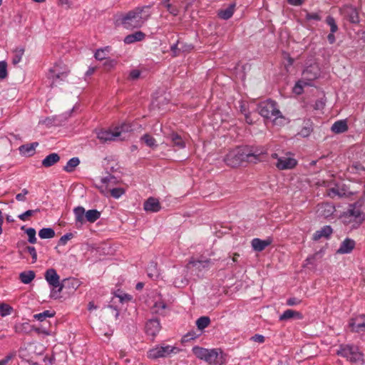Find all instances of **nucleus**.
<instances>
[{"label": "nucleus", "instance_id": "nucleus-1", "mask_svg": "<svg viewBox=\"0 0 365 365\" xmlns=\"http://www.w3.org/2000/svg\"><path fill=\"white\" fill-rule=\"evenodd\" d=\"M265 153L266 150L263 148L237 147L227 154L225 162L227 165L233 168L241 165L245 161L256 163Z\"/></svg>", "mask_w": 365, "mask_h": 365}, {"label": "nucleus", "instance_id": "nucleus-2", "mask_svg": "<svg viewBox=\"0 0 365 365\" xmlns=\"http://www.w3.org/2000/svg\"><path fill=\"white\" fill-rule=\"evenodd\" d=\"M150 6L136 7L128 12L120 19V23L125 29H133L140 28L150 17Z\"/></svg>", "mask_w": 365, "mask_h": 365}, {"label": "nucleus", "instance_id": "nucleus-3", "mask_svg": "<svg viewBox=\"0 0 365 365\" xmlns=\"http://www.w3.org/2000/svg\"><path fill=\"white\" fill-rule=\"evenodd\" d=\"M258 113L265 118L271 119L274 125H284L287 123V118L279 110L277 103L272 100L261 102L257 107Z\"/></svg>", "mask_w": 365, "mask_h": 365}, {"label": "nucleus", "instance_id": "nucleus-4", "mask_svg": "<svg viewBox=\"0 0 365 365\" xmlns=\"http://www.w3.org/2000/svg\"><path fill=\"white\" fill-rule=\"evenodd\" d=\"M192 352L198 359L210 365H223L226 361L225 356L220 349L195 346L192 348Z\"/></svg>", "mask_w": 365, "mask_h": 365}, {"label": "nucleus", "instance_id": "nucleus-5", "mask_svg": "<svg viewBox=\"0 0 365 365\" xmlns=\"http://www.w3.org/2000/svg\"><path fill=\"white\" fill-rule=\"evenodd\" d=\"M343 223L351 229L358 228L365 220V214L356 203L350 204L341 216Z\"/></svg>", "mask_w": 365, "mask_h": 365}, {"label": "nucleus", "instance_id": "nucleus-6", "mask_svg": "<svg viewBox=\"0 0 365 365\" xmlns=\"http://www.w3.org/2000/svg\"><path fill=\"white\" fill-rule=\"evenodd\" d=\"M336 354L352 363H363L364 354L358 346L351 344L341 345Z\"/></svg>", "mask_w": 365, "mask_h": 365}, {"label": "nucleus", "instance_id": "nucleus-7", "mask_svg": "<svg viewBox=\"0 0 365 365\" xmlns=\"http://www.w3.org/2000/svg\"><path fill=\"white\" fill-rule=\"evenodd\" d=\"M180 351V349L178 347L163 344L150 349L147 352V356L150 359H157L168 357L172 354H176Z\"/></svg>", "mask_w": 365, "mask_h": 365}, {"label": "nucleus", "instance_id": "nucleus-8", "mask_svg": "<svg viewBox=\"0 0 365 365\" xmlns=\"http://www.w3.org/2000/svg\"><path fill=\"white\" fill-rule=\"evenodd\" d=\"M44 277L48 284L53 287L50 297L54 299L58 298V293L62 291L63 286L60 283V277L56 270L53 268L47 269Z\"/></svg>", "mask_w": 365, "mask_h": 365}, {"label": "nucleus", "instance_id": "nucleus-9", "mask_svg": "<svg viewBox=\"0 0 365 365\" xmlns=\"http://www.w3.org/2000/svg\"><path fill=\"white\" fill-rule=\"evenodd\" d=\"M113 178L112 175L108 174L107 176L101 178L96 185L101 192L106 196L114 197Z\"/></svg>", "mask_w": 365, "mask_h": 365}, {"label": "nucleus", "instance_id": "nucleus-10", "mask_svg": "<svg viewBox=\"0 0 365 365\" xmlns=\"http://www.w3.org/2000/svg\"><path fill=\"white\" fill-rule=\"evenodd\" d=\"M211 264L210 259L203 260H190L187 264V269L191 272H195V274L200 276V273L204 270H207L210 268Z\"/></svg>", "mask_w": 365, "mask_h": 365}, {"label": "nucleus", "instance_id": "nucleus-11", "mask_svg": "<svg viewBox=\"0 0 365 365\" xmlns=\"http://www.w3.org/2000/svg\"><path fill=\"white\" fill-rule=\"evenodd\" d=\"M340 14L351 24L359 22V13L356 9L352 6L345 5L339 10Z\"/></svg>", "mask_w": 365, "mask_h": 365}, {"label": "nucleus", "instance_id": "nucleus-12", "mask_svg": "<svg viewBox=\"0 0 365 365\" xmlns=\"http://www.w3.org/2000/svg\"><path fill=\"white\" fill-rule=\"evenodd\" d=\"M272 157L277 160L276 166L279 170L292 169L297 163V160L291 157H278L277 153L272 154Z\"/></svg>", "mask_w": 365, "mask_h": 365}, {"label": "nucleus", "instance_id": "nucleus-13", "mask_svg": "<svg viewBox=\"0 0 365 365\" xmlns=\"http://www.w3.org/2000/svg\"><path fill=\"white\" fill-rule=\"evenodd\" d=\"M355 246L356 242L349 237H346L341 242L336 253L339 255L350 254L355 248Z\"/></svg>", "mask_w": 365, "mask_h": 365}, {"label": "nucleus", "instance_id": "nucleus-14", "mask_svg": "<svg viewBox=\"0 0 365 365\" xmlns=\"http://www.w3.org/2000/svg\"><path fill=\"white\" fill-rule=\"evenodd\" d=\"M349 326L353 331L364 332L365 331V315H359L349 322Z\"/></svg>", "mask_w": 365, "mask_h": 365}, {"label": "nucleus", "instance_id": "nucleus-15", "mask_svg": "<svg viewBox=\"0 0 365 365\" xmlns=\"http://www.w3.org/2000/svg\"><path fill=\"white\" fill-rule=\"evenodd\" d=\"M133 130L132 125L128 123H123L120 127H115V140H126L130 136V133Z\"/></svg>", "mask_w": 365, "mask_h": 365}, {"label": "nucleus", "instance_id": "nucleus-16", "mask_svg": "<svg viewBox=\"0 0 365 365\" xmlns=\"http://www.w3.org/2000/svg\"><path fill=\"white\" fill-rule=\"evenodd\" d=\"M160 324L158 319H150L145 324V332L148 335L155 337L160 331Z\"/></svg>", "mask_w": 365, "mask_h": 365}, {"label": "nucleus", "instance_id": "nucleus-17", "mask_svg": "<svg viewBox=\"0 0 365 365\" xmlns=\"http://www.w3.org/2000/svg\"><path fill=\"white\" fill-rule=\"evenodd\" d=\"M161 206L158 199L154 197H149L144 202V210L147 212H157L160 211Z\"/></svg>", "mask_w": 365, "mask_h": 365}, {"label": "nucleus", "instance_id": "nucleus-18", "mask_svg": "<svg viewBox=\"0 0 365 365\" xmlns=\"http://www.w3.org/2000/svg\"><path fill=\"white\" fill-rule=\"evenodd\" d=\"M67 77L68 76L63 75L61 76L58 73L50 72V70H48V73L47 74V78L49 81L51 88H53L58 86V85H61V82L65 81Z\"/></svg>", "mask_w": 365, "mask_h": 365}, {"label": "nucleus", "instance_id": "nucleus-19", "mask_svg": "<svg viewBox=\"0 0 365 365\" xmlns=\"http://www.w3.org/2000/svg\"><path fill=\"white\" fill-rule=\"evenodd\" d=\"M271 243L272 240L270 239L262 240L259 238H254L251 242L252 249L257 252H262Z\"/></svg>", "mask_w": 365, "mask_h": 365}, {"label": "nucleus", "instance_id": "nucleus-20", "mask_svg": "<svg viewBox=\"0 0 365 365\" xmlns=\"http://www.w3.org/2000/svg\"><path fill=\"white\" fill-rule=\"evenodd\" d=\"M333 230L329 225H326L322 227L320 230L316 231L312 239L315 241L319 240V239L324 237L328 238L332 234Z\"/></svg>", "mask_w": 365, "mask_h": 365}, {"label": "nucleus", "instance_id": "nucleus-21", "mask_svg": "<svg viewBox=\"0 0 365 365\" xmlns=\"http://www.w3.org/2000/svg\"><path fill=\"white\" fill-rule=\"evenodd\" d=\"M145 38V34L140 31H138L126 36L124 38L123 41L126 44H130L135 42L142 41Z\"/></svg>", "mask_w": 365, "mask_h": 365}, {"label": "nucleus", "instance_id": "nucleus-22", "mask_svg": "<svg viewBox=\"0 0 365 365\" xmlns=\"http://www.w3.org/2000/svg\"><path fill=\"white\" fill-rule=\"evenodd\" d=\"M73 213L75 215L76 225L77 227H80L86 222V211L83 207L78 206L75 207L73 210Z\"/></svg>", "mask_w": 365, "mask_h": 365}, {"label": "nucleus", "instance_id": "nucleus-23", "mask_svg": "<svg viewBox=\"0 0 365 365\" xmlns=\"http://www.w3.org/2000/svg\"><path fill=\"white\" fill-rule=\"evenodd\" d=\"M303 318L302 314L297 311L292 309L285 310L280 316L279 321H287L291 319H302Z\"/></svg>", "mask_w": 365, "mask_h": 365}, {"label": "nucleus", "instance_id": "nucleus-24", "mask_svg": "<svg viewBox=\"0 0 365 365\" xmlns=\"http://www.w3.org/2000/svg\"><path fill=\"white\" fill-rule=\"evenodd\" d=\"M168 138L170 140L174 146L178 147L179 149L184 148L185 147V142L184 139L177 133H171Z\"/></svg>", "mask_w": 365, "mask_h": 365}, {"label": "nucleus", "instance_id": "nucleus-25", "mask_svg": "<svg viewBox=\"0 0 365 365\" xmlns=\"http://www.w3.org/2000/svg\"><path fill=\"white\" fill-rule=\"evenodd\" d=\"M49 70H50V72L58 73V74H61V76L63 75V76H68V74L70 73V70L68 69V68L61 62L56 63L53 65V66L51 67Z\"/></svg>", "mask_w": 365, "mask_h": 365}, {"label": "nucleus", "instance_id": "nucleus-26", "mask_svg": "<svg viewBox=\"0 0 365 365\" xmlns=\"http://www.w3.org/2000/svg\"><path fill=\"white\" fill-rule=\"evenodd\" d=\"M235 6V4H231L227 7L220 10L217 14L219 17L225 20L230 19L234 14Z\"/></svg>", "mask_w": 365, "mask_h": 365}, {"label": "nucleus", "instance_id": "nucleus-27", "mask_svg": "<svg viewBox=\"0 0 365 365\" xmlns=\"http://www.w3.org/2000/svg\"><path fill=\"white\" fill-rule=\"evenodd\" d=\"M97 137L102 143L112 141L114 140V132L110 130H101L98 132Z\"/></svg>", "mask_w": 365, "mask_h": 365}, {"label": "nucleus", "instance_id": "nucleus-28", "mask_svg": "<svg viewBox=\"0 0 365 365\" xmlns=\"http://www.w3.org/2000/svg\"><path fill=\"white\" fill-rule=\"evenodd\" d=\"M60 160V156L57 153H51L42 160V165L49 168Z\"/></svg>", "mask_w": 365, "mask_h": 365}, {"label": "nucleus", "instance_id": "nucleus-29", "mask_svg": "<svg viewBox=\"0 0 365 365\" xmlns=\"http://www.w3.org/2000/svg\"><path fill=\"white\" fill-rule=\"evenodd\" d=\"M115 297L119 299L120 303L122 304L120 309H126L128 302H131L133 299V296L122 292L116 293Z\"/></svg>", "mask_w": 365, "mask_h": 365}, {"label": "nucleus", "instance_id": "nucleus-30", "mask_svg": "<svg viewBox=\"0 0 365 365\" xmlns=\"http://www.w3.org/2000/svg\"><path fill=\"white\" fill-rule=\"evenodd\" d=\"M348 130V125L345 120L336 121L331 126V130L335 133H342Z\"/></svg>", "mask_w": 365, "mask_h": 365}, {"label": "nucleus", "instance_id": "nucleus-31", "mask_svg": "<svg viewBox=\"0 0 365 365\" xmlns=\"http://www.w3.org/2000/svg\"><path fill=\"white\" fill-rule=\"evenodd\" d=\"M38 143H33L31 144L24 145L19 148V150L22 154L31 156L34 154L35 148L36 146H38Z\"/></svg>", "mask_w": 365, "mask_h": 365}, {"label": "nucleus", "instance_id": "nucleus-32", "mask_svg": "<svg viewBox=\"0 0 365 365\" xmlns=\"http://www.w3.org/2000/svg\"><path fill=\"white\" fill-rule=\"evenodd\" d=\"M35 272L34 271L23 272L19 274V279L24 284H29L35 278Z\"/></svg>", "mask_w": 365, "mask_h": 365}, {"label": "nucleus", "instance_id": "nucleus-33", "mask_svg": "<svg viewBox=\"0 0 365 365\" xmlns=\"http://www.w3.org/2000/svg\"><path fill=\"white\" fill-rule=\"evenodd\" d=\"M80 160L78 158L74 157L70 159L66 165L64 166L63 170L67 173H72L75 168L79 165Z\"/></svg>", "mask_w": 365, "mask_h": 365}, {"label": "nucleus", "instance_id": "nucleus-34", "mask_svg": "<svg viewBox=\"0 0 365 365\" xmlns=\"http://www.w3.org/2000/svg\"><path fill=\"white\" fill-rule=\"evenodd\" d=\"M110 51H111V47H110V46H106L103 48L98 49L96 51V52L95 53V58L97 60H100V61L106 59L108 56L110 54Z\"/></svg>", "mask_w": 365, "mask_h": 365}, {"label": "nucleus", "instance_id": "nucleus-35", "mask_svg": "<svg viewBox=\"0 0 365 365\" xmlns=\"http://www.w3.org/2000/svg\"><path fill=\"white\" fill-rule=\"evenodd\" d=\"M101 217V213L97 210H89L86 212V221L94 222Z\"/></svg>", "mask_w": 365, "mask_h": 365}, {"label": "nucleus", "instance_id": "nucleus-36", "mask_svg": "<svg viewBox=\"0 0 365 365\" xmlns=\"http://www.w3.org/2000/svg\"><path fill=\"white\" fill-rule=\"evenodd\" d=\"M311 86V83L304 79L298 81L293 88V92L297 95H300L303 92L304 87Z\"/></svg>", "mask_w": 365, "mask_h": 365}, {"label": "nucleus", "instance_id": "nucleus-37", "mask_svg": "<svg viewBox=\"0 0 365 365\" xmlns=\"http://www.w3.org/2000/svg\"><path fill=\"white\" fill-rule=\"evenodd\" d=\"M38 236L41 239H51L55 236V232L52 228H42L38 232Z\"/></svg>", "mask_w": 365, "mask_h": 365}, {"label": "nucleus", "instance_id": "nucleus-38", "mask_svg": "<svg viewBox=\"0 0 365 365\" xmlns=\"http://www.w3.org/2000/svg\"><path fill=\"white\" fill-rule=\"evenodd\" d=\"M148 275L152 279L158 277L159 272L157 268V263L151 262L147 269Z\"/></svg>", "mask_w": 365, "mask_h": 365}, {"label": "nucleus", "instance_id": "nucleus-39", "mask_svg": "<svg viewBox=\"0 0 365 365\" xmlns=\"http://www.w3.org/2000/svg\"><path fill=\"white\" fill-rule=\"evenodd\" d=\"M167 308V304L163 301H156L153 307V310L154 312L163 314L165 313V310Z\"/></svg>", "mask_w": 365, "mask_h": 365}, {"label": "nucleus", "instance_id": "nucleus-40", "mask_svg": "<svg viewBox=\"0 0 365 365\" xmlns=\"http://www.w3.org/2000/svg\"><path fill=\"white\" fill-rule=\"evenodd\" d=\"M24 53V48H16L14 51V56L12 58V63L14 65H17L21 61Z\"/></svg>", "mask_w": 365, "mask_h": 365}, {"label": "nucleus", "instance_id": "nucleus-41", "mask_svg": "<svg viewBox=\"0 0 365 365\" xmlns=\"http://www.w3.org/2000/svg\"><path fill=\"white\" fill-rule=\"evenodd\" d=\"M55 315L54 312H51L50 310L43 311L41 313L36 314L34 315V319L39 321L43 322L48 317H53Z\"/></svg>", "mask_w": 365, "mask_h": 365}, {"label": "nucleus", "instance_id": "nucleus-42", "mask_svg": "<svg viewBox=\"0 0 365 365\" xmlns=\"http://www.w3.org/2000/svg\"><path fill=\"white\" fill-rule=\"evenodd\" d=\"M210 323V319L208 317H201L197 320L196 325L199 329L202 330L206 328Z\"/></svg>", "mask_w": 365, "mask_h": 365}, {"label": "nucleus", "instance_id": "nucleus-43", "mask_svg": "<svg viewBox=\"0 0 365 365\" xmlns=\"http://www.w3.org/2000/svg\"><path fill=\"white\" fill-rule=\"evenodd\" d=\"M13 308L5 303H0V316L6 317L11 314Z\"/></svg>", "mask_w": 365, "mask_h": 365}, {"label": "nucleus", "instance_id": "nucleus-44", "mask_svg": "<svg viewBox=\"0 0 365 365\" xmlns=\"http://www.w3.org/2000/svg\"><path fill=\"white\" fill-rule=\"evenodd\" d=\"M25 232L29 237L28 241L31 244H35L36 242V230L34 228L29 227L26 229Z\"/></svg>", "mask_w": 365, "mask_h": 365}, {"label": "nucleus", "instance_id": "nucleus-45", "mask_svg": "<svg viewBox=\"0 0 365 365\" xmlns=\"http://www.w3.org/2000/svg\"><path fill=\"white\" fill-rule=\"evenodd\" d=\"M29 325L28 323H19L15 324L14 331L16 333L22 334L28 331Z\"/></svg>", "mask_w": 365, "mask_h": 365}, {"label": "nucleus", "instance_id": "nucleus-46", "mask_svg": "<svg viewBox=\"0 0 365 365\" xmlns=\"http://www.w3.org/2000/svg\"><path fill=\"white\" fill-rule=\"evenodd\" d=\"M141 140H143L144 143L150 148L156 146L155 138L148 134H145L143 135Z\"/></svg>", "mask_w": 365, "mask_h": 365}, {"label": "nucleus", "instance_id": "nucleus-47", "mask_svg": "<svg viewBox=\"0 0 365 365\" xmlns=\"http://www.w3.org/2000/svg\"><path fill=\"white\" fill-rule=\"evenodd\" d=\"M326 23L330 26L331 33H335L337 31L338 26L336 24L335 19L332 16H328L326 19Z\"/></svg>", "mask_w": 365, "mask_h": 365}, {"label": "nucleus", "instance_id": "nucleus-48", "mask_svg": "<svg viewBox=\"0 0 365 365\" xmlns=\"http://www.w3.org/2000/svg\"><path fill=\"white\" fill-rule=\"evenodd\" d=\"M39 212V209L36 210H29L24 213L19 215L18 217L22 221H26L29 220V217L32 216L34 213Z\"/></svg>", "mask_w": 365, "mask_h": 365}, {"label": "nucleus", "instance_id": "nucleus-49", "mask_svg": "<svg viewBox=\"0 0 365 365\" xmlns=\"http://www.w3.org/2000/svg\"><path fill=\"white\" fill-rule=\"evenodd\" d=\"M7 63L5 61H0V79H4L7 77Z\"/></svg>", "mask_w": 365, "mask_h": 365}, {"label": "nucleus", "instance_id": "nucleus-50", "mask_svg": "<svg viewBox=\"0 0 365 365\" xmlns=\"http://www.w3.org/2000/svg\"><path fill=\"white\" fill-rule=\"evenodd\" d=\"M305 19L307 21L314 20V21H320L321 16L319 13H309L307 12Z\"/></svg>", "mask_w": 365, "mask_h": 365}, {"label": "nucleus", "instance_id": "nucleus-51", "mask_svg": "<svg viewBox=\"0 0 365 365\" xmlns=\"http://www.w3.org/2000/svg\"><path fill=\"white\" fill-rule=\"evenodd\" d=\"M72 237H73V234L72 233H67V234L63 235L60 238V240L58 241V244L60 245H65L67 243V242L68 240H70Z\"/></svg>", "mask_w": 365, "mask_h": 365}, {"label": "nucleus", "instance_id": "nucleus-52", "mask_svg": "<svg viewBox=\"0 0 365 365\" xmlns=\"http://www.w3.org/2000/svg\"><path fill=\"white\" fill-rule=\"evenodd\" d=\"M26 250L28 251V252L31 255L32 257V259H33V263L34 262H36V260H37V253H36V249L34 247H31V246H27L26 247Z\"/></svg>", "mask_w": 365, "mask_h": 365}, {"label": "nucleus", "instance_id": "nucleus-53", "mask_svg": "<svg viewBox=\"0 0 365 365\" xmlns=\"http://www.w3.org/2000/svg\"><path fill=\"white\" fill-rule=\"evenodd\" d=\"M29 193V191L26 189H23L21 193H19L16 195V199L18 201H25L26 195Z\"/></svg>", "mask_w": 365, "mask_h": 365}, {"label": "nucleus", "instance_id": "nucleus-54", "mask_svg": "<svg viewBox=\"0 0 365 365\" xmlns=\"http://www.w3.org/2000/svg\"><path fill=\"white\" fill-rule=\"evenodd\" d=\"M301 303V300L296 297H291L287 300V304L289 306H296Z\"/></svg>", "mask_w": 365, "mask_h": 365}, {"label": "nucleus", "instance_id": "nucleus-55", "mask_svg": "<svg viewBox=\"0 0 365 365\" xmlns=\"http://www.w3.org/2000/svg\"><path fill=\"white\" fill-rule=\"evenodd\" d=\"M327 194L331 197H334V196H341V194L339 192V190L336 187L329 189Z\"/></svg>", "mask_w": 365, "mask_h": 365}, {"label": "nucleus", "instance_id": "nucleus-56", "mask_svg": "<svg viewBox=\"0 0 365 365\" xmlns=\"http://www.w3.org/2000/svg\"><path fill=\"white\" fill-rule=\"evenodd\" d=\"M164 5L168 9L170 14H172L174 16H176L178 14L177 9L173 7L170 4H169L168 2H165Z\"/></svg>", "mask_w": 365, "mask_h": 365}, {"label": "nucleus", "instance_id": "nucleus-57", "mask_svg": "<svg viewBox=\"0 0 365 365\" xmlns=\"http://www.w3.org/2000/svg\"><path fill=\"white\" fill-rule=\"evenodd\" d=\"M252 339L258 343H263L264 341V336L261 334H255L252 337Z\"/></svg>", "mask_w": 365, "mask_h": 365}, {"label": "nucleus", "instance_id": "nucleus-58", "mask_svg": "<svg viewBox=\"0 0 365 365\" xmlns=\"http://www.w3.org/2000/svg\"><path fill=\"white\" fill-rule=\"evenodd\" d=\"M13 358V355H7L4 359L0 360V365H8V363L10 361V360Z\"/></svg>", "mask_w": 365, "mask_h": 365}, {"label": "nucleus", "instance_id": "nucleus-59", "mask_svg": "<svg viewBox=\"0 0 365 365\" xmlns=\"http://www.w3.org/2000/svg\"><path fill=\"white\" fill-rule=\"evenodd\" d=\"M125 193L123 187H115V199L119 198Z\"/></svg>", "mask_w": 365, "mask_h": 365}, {"label": "nucleus", "instance_id": "nucleus-60", "mask_svg": "<svg viewBox=\"0 0 365 365\" xmlns=\"http://www.w3.org/2000/svg\"><path fill=\"white\" fill-rule=\"evenodd\" d=\"M287 2L292 6H301L304 0H287Z\"/></svg>", "mask_w": 365, "mask_h": 365}, {"label": "nucleus", "instance_id": "nucleus-61", "mask_svg": "<svg viewBox=\"0 0 365 365\" xmlns=\"http://www.w3.org/2000/svg\"><path fill=\"white\" fill-rule=\"evenodd\" d=\"M140 71L138 70H133L130 73V78L135 80L137 79L140 76Z\"/></svg>", "mask_w": 365, "mask_h": 365}, {"label": "nucleus", "instance_id": "nucleus-62", "mask_svg": "<svg viewBox=\"0 0 365 365\" xmlns=\"http://www.w3.org/2000/svg\"><path fill=\"white\" fill-rule=\"evenodd\" d=\"M334 34V33L331 32L327 36V39L330 43H334L335 42V36Z\"/></svg>", "mask_w": 365, "mask_h": 365}, {"label": "nucleus", "instance_id": "nucleus-63", "mask_svg": "<svg viewBox=\"0 0 365 365\" xmlns=\"http://www.w3.org/2000/svg\"><path fill=\"white\" fill-rule=\"evenodd\" d=\"M245 120L248 124L253 123V120L251 118L249 113H245Z\"/></svg>", "mask_w": 365, "mask_h": 365}, {"label": "nucleus", "instance_id": "nucleus-64", "mask_svg": "<svg viewBox=\"0 0 365 365\" xmlns=\"http://www.w3.org/2000/svg\"><path fill=\"white\" fill-rule=\"evenodd\" d=\"M178 43H175L171 46V51H173V53L175 56L178 55V53H177V51L178 50Z\"/></svg>", "mask_w": 365, "mask_h": 365}]
</instances>
